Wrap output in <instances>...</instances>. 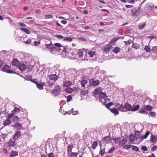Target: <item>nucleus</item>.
Instances as JSON below:
<instances>
[{"label": "nucleus", "instance_id": "f257e3e1", "mask_svg": "<svg viewBox=\"0 0 157 157\" xmlns=\"http://www.w3.org/2000/svg\"><path fill=\"white\" fill-rule=\"evenodd\" d=\"M14 115L13 113H11L8 115L6 120L3 122V125L4 126H6L10 125L12 123V117Z\"/></svg>", "mask_w": 157, "mask_h": 157}, {"label": "nucleus", "instance_id": "f03ea898", "mask_svg": "<svg viewBox=\"0 0 157 157\" xmlns=\"http://www.w3.org/2000/svg\"><path fill=\"white\" fill-rule=\"evenodd\" d=\"M10 67L6 64L2 68V71L8 73L13 74L15 73L13 70H10Z\"/></svg>", "mask_w": 157, "mask_h": 157}, {"label": "nucleus", "instance_id": "7ed1b4c3", "mask_svg": "<svg viewBox=\"0 0 157 157\" xmlns=\"http://www.w3.org/2000/svg\"><path fill=\"white\" fill-rule=\"evenodd\" d=\"M61 89V87L60 86H56L55 87L54 89L53 90L52 93L56 96L59 94L60 91V90Z\"/></svg>", "mask_w": 157, "mask_h": 157}, {"label": "nucleus", "instance_id": "20e7f679", "mask_svg": "<svg viewBox=\"0 0 157 157\" xmlns=\"http://www.w3.org/2000/svg\"><path fill=\"white\" fill-rule=\"evenodd\" d=\"M54 45L56 47H58L60 48V50H62L63 52H67V47H63L62 45L59 43H55L54 44Z\"/></svg>", "mask_w": 157, "mask_h": 157}, {"label": "nucleus", "instance_id": "39448f33", "mask_svg": "<svg viewBox=\"0 0 157 157\" xmlns=\"http://www.w3.org/2000/svg\"><path fill=\"white\" fill-rule=\"evenodd\" d=\"M21 136V132L20 131H17L14 135L13 139V140H16Z\"/></svg>", "mask_w": 157, "mask_h": 157}, {"label": "nucleus", "instance_id": "423d86ee", "mask_svg": "<svg viewBox=\"0 0 157 157\" xmlns=\"http://www.w3.org/2000/svg\"><path fill=\"white\" fill-rule=\"evenodd\" d=\"M103 141L104 143H108L111 142V139L109 136H105L103 138Z\"/></svg>", "mask_w": 157, "mask_h": 157}, {"label": "nucleus", "instance_id": "0eeeda50", "mask_svg": "<svg viewBox=\"0 0 157 157\" xmlns=\"http://www.w3.org/2000/svg\"><path fill=\"white\" fill-rule=\"evenodd\" d=\"M36 86L37 88L39 90H41L43 89V86H46V83L45 82H42L36 83Z\"/></svg>", "mask_w": 157, "mask_h": 157}, {"label": "nucleus", "instance_id": "6e6552de", "mask_svg": "<svg viewBox=\"0 0 157 157\" xmlns=\"http://www.w3.org/2000/svg\"><path fill=\"white\" fill-rule=\"evenodd\" d=\"M48 77L50 80L54 81L56 80L58 78L57 76L55 74L49 75Z\"/></svg>", "mask_w": 157, "mask_h": 157}, {"label": "nucleus", "instance_id": "1a4fd4ad", "mask_svg": "<svg viewBox=\"0 0 157 157\" xmlns=\"http://www.w3.org/2000/svg\"><path fill=\"white\" fill-rule=\"evenodd\" d=\"M12 65L13 66L18 67L20 64V62L17 59H13L12 62Z\"/></svg>", "mask_w": 157, "mask_h": 157}, {"label": "nucleus", "instance_id": "9d476101", "mask_svg": "<svg viewBox=\"0 0 157 157\" xmlns=\"http://www.w3.org/2000/svg\"><path fill=\"white\" fill-rule=\"evenodd\" d=\"M125 109L127 110L128 111H132V106L131 104L128 103H126L125 104Z\"/></svg>", "mask_w": 157, "mask_h": 157}, {"label": "nucleus", "instance_id": "9b49d317", "mask_svg": "<svg viewBox=\"0 0 157 157\" xmlns=\"http://www.w3.org/2000/svg\"><path fill=\"white\" fill-rule=\"evenodd\" d=\"M92 81V86H97L99 84V80H94V79H91L90 80V82H91V81Z\"/></svg>", "mask_w": 157, "mask_h": 157}, {"label": "nucleus", "instance_id": "f8f14e48", "mask_svg": "<svg viewBox=\"0 0 157 157\" xmlns=\"http://www.w3.org/2000/svg\"><path fill=\"white\" fill-rule=\"evenodd\" d=\"M26 68V65L24 64H21L18 66V69L21 71H25Z\"/></svg>", "mask_w": 157, "mask_h": 157}, {"label": "nucleus", "instance_id": "ddd939ff", "mask_svg": "<svg viewBox=\"0 0 157 157\" xmlns=\"http://www.w3.org/2000/svg\"><path fill=\"white\" fill-rule=\"evenodd\" d=\"M151 140L152 142L155 143L157 140V136L151 134Z\"/></svg>", "mask_w": 157, "mask_h": 157}, {"label": "nucleus", "instance_id": "4468645a", "mask_svg": "<svg viewBox=\"0 0 157 157\" xmlns=\"http://www.w3.org/2000/svg\"><path fill=\"white\" fill-rule=\"evenodd\" d=\"M15 142L12 140L11 139L7 143L8 146L9 147H14L15 145Z\"/></svg>", "mask_w": 157, "mask_h": 157}, {"label": "nucleus", "instance_id": "2eb2a0df", "mask_svg": "<svg viewBox=\"0 0 157 157\" xmlns=\"http://www.w3.org/2000/svg\"><path fill=\"white\" fill-rule=\"evenodd\" d=\"M110 111L112 113L114 114L115 115H117L119 113L118 110L115 108L111 109Z\"/></svg>", "mask_w": 157, "mask_h": 157}, {"label": "nucleus", "instance_id": "dca6fc26", "mask_svg": "<svg viewBox=\"0 0 157 157\" xmlns=\"http://www.w3.org/2000/svg\"><path fill=\"white\" fill-rule=\"evenodd\" d=\"M12 126L14 128H17L18 130L21 129L22 127V124L18 123L14 125H12Z\"/></svg>", "mask_w": 157, "mask_h": 157}, {"label": "nucleus", "instance_id": "f3484780", "mask_svg": "<svg viewBox=\"0 0 157 157\" xmlns=\"http://www.w3.org/2000/svg\"><path fill=\"white\" fill-rule=\"evenodd\" d=\"M99 97L100 98L103 99L107 97V96L105 93L101 92L99 93Z\"/></svg>", "mask_w": 157, "mask_h": 157}, {"label": "nucleus", "instance_id": "a211bd4d", "mask_svg": "<svg viewBox=\"0 0 157 157\" xmlns=\"http://www.w3.org/2000/svg\"><path fill=\"white\" fill-rule=\"evenodd\" d=\"M88 90H82L81 92V95L82 96L84 97L88 95Z\"/></svg>", "mask_w": 157, "mask_h": 157}, {"label": "nucleus", "instance_id": "6ab92c4d", "mask_svg": "<svg viewBox=\"0 0 157 157\" xmlns=\"http://www.w3.org/2000/svg\"><path fill=\"white\" fill-rule=\"evenodd\" d=\"M71 84V82L70 81H67L63 82V86L66 87H67L70 86Z\"/></svg>", "mask_w": 157, "mask_h": 157}, {"label": "nucleus", "instance_id": "aec40b11", "mask_svg": "<svg viewBox=\"0 0 157 157\" xmlns=\"http://www.w3.org/2000/svg\"><path fill=\"white\" fill-rule=\"evenodd\" d=\"M145 109L146 110L149 111H151L153 109V107L152 106H151L149 105H146L144 106Z\"/></svg>", "mask_w": 157, "mask_h": 157}, {"label": "nucleus", "instance_id": "412c9836", "mask_svg": "<svg viewBox=\"0 0 157 157\" xmlns=\"http://www.w3.org/2000/svg\"><path fill=\"white\" fill-rule=\"evenodd\" d=\"M145 109L144 107V108H141L139 110V112L140 113L147 114V112L145 110Z\"/></svg>", "mask_w": 157, "mask_h": 157}, {"label": "nucleus", "instance_id": "4be33fe9", "mask_svg": "<svg viewBox=\"0 0 157 157\" xmlns=\"http://www.w3.org/2000/svg\"><path fill=\"white\" fill-rule=\"evenodd\" d=\"M151 51L156 54H157V46L153 47L151 48Z\"/></svg>", "mask_w": 157, "mask_h": 157}, {"label": "nucleus", "instance_id": "5701e85b", "mask_svg": "<svg viewBox=\"0 0 157 157\" xmlns=\"http://www.w3.org/2000/svg\"><path fill=\"white\" fill-rule=\"evenodd\" d=\"M132 48H134L136 49H139L140 48V45L139 44L135 43H133L132 46Z\"/></svg>", "mask_w": 157, "mask_h": 157}, {"label": "nucleus", "instance_id": "b1692460", "mask_svg": "<svg viewBox=\"0 0 157 157\" xmlns=\"http://www.w3.org/2000/svg\"><path fill=\"white\" fill-rule=\"evenodd\" d=\"M127 142V140L125 139L122 140L121 141L119 145L121 146L124 145Z\"/></svg>", "mask_w": 157, "mask_h": 157}, {"label": "nucleus", "instance_id": "393cba45", "mask_svg": "<svg viewBox=\"0 0 157 157\" xmlns=\"http://www.w3.org/2000/svg\"><path fill=\"white\" fill-rule=\"evenodd\" d=\"M135 140V138L133 135L130 134L129 137V140L130 142H132L134 141Z\"/></svg>", "mask_w": 157, "mask_h": 157}, {"label": "nucleus", "instance_id": "a878e982", "mask_svg": "<svg viewBox=\"0 0 157 157\" xmlns=\"http://www.w3.org/2000/svg\"><path fill=\"white\" fill-rule=\"evenodd\" d=\"M20 29L21 30L23 31L24 32H25L26 34H30V32L29 29L23 28H21Z\"/></svg>", "mask_w": 157, "mask_h": 157}, {"label": "nucleus", "instance_id": "bb28decb", "mask_svg": "<svg viewBox=\"0 0 157 157\" xmlns=\"http://www.w3.org/2000/svg\"><path fill=\"white\" fill-rule=\"evenodd\" d=\"M12 119V122H17L19 121V118L16 116H13Z\"/></svg>", "mask_w": 157, "mask_h": 157}, {"label": "nucleus", "instance_id": "cd10ccee", "mask_svg": "<svg viewBox=\"0 0 157 157\" xmlns=\"http://www.w3.org/2000/svg\"><path fill=\"white\" fill-rule=\"evenodd\" d=\"M65 91L66 93L70 94L73 91V90L71 88L68 87L66 89Z\"/></svg>", "mask_w": 157, "mask_h": 157}, {"label": "nucleus", "instance_id": "c85d7f7f", "mask_svg": "<svg viewBox=\"0 0 157 157\" xmlns=\"http://www.w3.org/2000/svg\"><path fill=\"white\" fill-rule=\"evenodd\" d=\"M45 46L46 48L50 50L51 48H52V46H53V44L52 43L50 44H47L45 45Z\"/></svg>", "mask_w": 157, "mask_h": 157}, {"label": "nucleus", "instance_id": "c756f323", "mask_svg": "<svg viewBox=\"0 0 157 157\" xmlns=\"http://www.w3.org/2000/svg\"><path fill=\"white\" fill-rule=\"evenodd\" d=\"M140 108L139 105H134L133 108H132V111H135L138 110Z\"/></svg>", "mask_w": 157, "mask_h": 157}, {"label": "nucleus", "instance_id": "7c9ffc66", "mask_svg": "<svg viewBox=\"0 0 157 157\" xmlns=\"http://www.w3.org/2000/svg\"><path fill=\"white\" fill-rule=\"evenodd\" d=\"M120 49L119 48L117 47L113 49V51L115 52L116 54H117L118 52H119Z\"/></svg>", "mask_w": 157, "mask_h": 157}, {"label": "nucleus", "instance_id": "2f4dec72", "mask_svg": "<svg viewBox=\"0 0 157 157\" xmlns=\"http://www.w3.org/2000/svg\"><path fill=\"white\" fill-rule=\"evenodd\" d=\"M113 140H114V142L115 144H118L119 143H120L121 138L120 137H117L116 138L113 139Z\"/></svg>", "mask_w": 157, "mask_h": 157}, {"label": "nucleus", "instance_id": "473e14b6", "mask_svg": "<svg viewBox=\"0 0 157 157\" xmlns=\"http://www.w3.org/2000/svg\"><path fill=\"white\" fill-rule=\"evenodd\" d=\"M145 26V23L144 22L138 25V27L140 29H143L144 27Z\"/></svg>", "mask_w": 157, "mask_h": 157}, {"label": "nucleus", "instance_id": "72a5a7b5", "mask_svg": "<svg viewBox=\"0 0 157 157\" xmlns=\"http://www.w3.org/2000/svg\"><path fill=\"white\" fill-rule=\"evenodd\" d=\"M98 146V142L97 141H94L92 145V147L94 149H95Z\"/></svg>", "mask_w": 157, "mask_h": 157}, {"label": "nucleus", "instance_id": "f704fd0d", "mask_svg": "<svg viewBox=\"0 0 157 157\" xmlns=\"http://www.w3.org/2000/svg\"><path fill=\"white\" fill-rule=\"evenodd\" d=\"M105 148L102 149L101 148L99 151V154H100L101 156H103L104 155V154L105 153Z\"/></svg>", "mask_w": 157, "mask_h": 157}, {"label": "nucleus", "instance_id": "c9c22d12", "mask_svg": "<svg viewBox=\"0 0 157 157\" xmlns=\"http://www.w3.org/2000/svg\"><path fill=\"white\" fill-rule=\"evenodd\" d=\"M81 83L82 87H84L85 85L87 83V81L85 80H82L81 81Z\"/></svg>", "mask_w": 157, "mask_h": 157}, {"label": "nucleus", "instance_id": "e433bc0d", "mask_svg": "<svg viewBox=\"0 0 157 157\" xmlns=\"http://www.w3.org/2000/svg\"><path fill=\"white\" fill-rule=\"evenodd\" d=\"M18 155V152L17 151H12L11 154L10 155V156H16Z\"/></svg>", "mask_w": 157, "mask_h": 157}, {"label": "nucleus", "instance_id": "4c0bfd02", "mask_svg": "<svg viewBox=\"0 0 157 157\" xmlns=\"http://www.w3.org/2000/svg\"><path fill=\"white\" fill-rule=\"evenodd\" d=\"M73 147V146L72 145H69L67 147V151L68 152H70L71 151Z\"/></svg>", "mask_w": 157, "mask_h": 157}, {"label": "nucleus", "instance_id": "58836bf2", "mask_svg": "<svg viewBox=\"0 0 157 157\" xmlns=\"http://www.w3.org/2000/svg\"><path fill=\"white\" fill-rule=\"evenodd\" d=\"M113 104V103L111 102L107 104H106L105 105V106L108 109H109V110L110 109H109L110 107Z\"/></svg>", "mask_w": 157, "mask_h": 157}, {"label": "nucleus", "instance_id": "ea45409f", "mask_svg": "<svg viewBox=\"0 0 157 157\" xmlns=\"http://www.w3.org/2000/svg\"><path fill=\"white\" fill-rule=\"evenodd\" d=\"M72 38L69 37L64 38L63 40L64 41L71 42L72 40Z\"/></svg>", "mask_w": 157, "mask_h": 157}, {"label": "nucleus", "instance_id": "a19ab883", "mask_svg": "<svg viewBox=\"0 0 157 157\" xmlns=\"http://www.w3.org/2000/svg\"><path fill=\"white\" fill-rule=\"evenodd\" d=\"M54 84V82H52L51 81H49L48 84V86L50 87H52Z\"/></svg>", "mask_w": 157, "mask_h": 157}, {"label": "nucleus", "instance_id": "79ce46f5", "mask_svg": "<svg viewBox=\"0 0 157 157\" xmlns=\"http://www.w3.org/2000/svg\"><path fill=\"white\" fill-rule=\"evenodd\" d=\"M146 52H150L151 51V49L148 46H145L144 48Z\"/></svg>", "mask_w": 157, "mask_h": 157}, {"label": "nucleus", "instance_id": "37998d69", "mask_svg": "<svg viewBox=\"0 0 157 157\" xmlns=\"http://www.w3.org/2000/svg\"><path fill=\"white\" fill-rule=\"evenodd\" d=\"M118 40V39L117 37L115 38L112 39L109 43L110 44H114L115 43L117 40Z\"/></svg>", "mask_w": 157, "mask_h": 157}, {"label": "nucleus", "instance_id": "c03bdc74", "mask_svg": "<svg viewBox=\"0 0 157 157\" xmlns=\"http://www.w3.org/2000/svg\"><path fill=\"white\" fill-rule=\"evenodd\" d=\"M53 16L52 14H46L45 15V19L53 18Z\"/></svg>", "mask_w": 157, "mask_h": 157}, {"label": "nucleus", "instance_id": "a18cd8bd", "mask_svg": "<svg viewBox=\"0 0 157 157\" xmlns=\"http://www.w3.org/2000/svg\"><path fill=\"white\" fill-rule=\"evenodd\" d=\"M132 150L136 151H139V150L138 147L134 145H132Z\"/></svg>", "mask_w": 157, "mask_h": 157}, {"label": "nucleus", "instance_id": "49530a36", "mask_svg": "<svg viewBox=\"0 0 157 157\" xmlns=\"http://www.w3.org/2000/svg\"><path fill=\"white\" fill-rule=\"evenodd\" d=\"M110 49L109 47H105L103 49V51L106 53H108L110 51Z\"/></svg>", "mask_w": 157, "mask_h": 157}, {"label": "nucleus", "instance_id": "de8ad7c7", "mask_svg": "<svg viewBox=\"0 0 157 157\" xmlns=\"http://www.w3.org/2000/svg\"><path fill=\"white\" fill-rule=\"evenodd\" d=\"M115 150V147H114L113 146L112 147V148H110L109 151L108 152L109 154L112 153L113 151Z\"/></svg>", "mask_w": 157, "mask_h": 157}, {"label": "nucleus", "instance_id": "09e8293b", "mask_svg": "<svg viewBox=\"0 0 157 157\" xmlns=\"http://www.w3.org/2000/svg\"><path fill=\"white\" fill-rule=\"evenodd\" d=\"M125 109V105H120L119 107L118 108V109L120 111H122V110Z\"/></svg>", "mask_w": 157, "mask_h": 157}, {"label": "nucleus", "instance_id": "8fccbe9b", "mask_svg": "<svg viewBox=\"0 0 157 157\" xmlns=\"http://www.w3.org/2000/svg\"><path fill=\"white\" fill-rule=\"evenodd\" d=\"M132 40L129 39L128 41H124V43L126 45H129L132 43Z\"/></svg>", "mask_w": 157, "mask_h": 157}, {"label": "nucleus", "instance_id": "3c124183", "mask_svg": "<svg viewBox=\"0 0 157 157\" xmlns=\"http://www.w3.org/2000/svg\"><path fill=\"white\" fill-rule=\"evenodd\" d=\"M77 55L79 58H81L83 56V52L82 51H79L77 53Z\"/></svg>", "mask_w": 157, "mask_h": 157}, {"label": "nucleus", "instance_id": "603ef678", "mask_svg": "<svg viewBox=\"0 0 157 157\" xmlns=\"http://www.w3.org/2000/svg\"><path fill=\"white\" fill-rule=\"evenodd\" d=\"M78 154V153L72 152L71 153V157H76Z\"/></svg>", "mask_w": 157, "mask_h": 157}, {"label": "nucleus", "instance_id": "864d4df0", "mask_svg": "<svg viewBox=\"0 0 157 157\" xmlns=\"http://www.w3.org/2000/svg\"><path fill=\"white\" fill-rule=\"evenodd\" d=\"M101 88L100 87L96 88L94 91V94L96 95H97L99 93V90Z\"/></svg>", "mask_w": 157, "mask_h": 157}, {"label": "nucleus", "instance_id": "5fc2aeb1", "mask_svg": "<svg viewBox=\"0 0 157 157\" xmlns=\"http://www.w3.org/2000/svg\"><path fill=\"white\" fill-rule=\"evenodd\" d=\"M95 54V52H94L90 51L88 53V54L91 57H93Z\"/></svg>", "mask_w": 157, "mask_h": 157}, {"label": "nucleus", "instance_id": "6e6d98bb", "mask_svg": "<svg viewBox=\"0 0 157 157\" xmlns=\"http://www.w3.org/2000/svg\"><path fill=\"white\" fill-rule=\"evenodd\" d=\"M66 97L67 98V102H70L71 100L72 99L71 96L70 95H68Z\"/></svg>", "mask_w": 157, "mask_h": 157}, {"label": "nucleus", "instance_id": "4d7b16f0", "mask_svg": "<svg viewBox=\"0 0 157 157\" xmlns=\"http://www.w3.org/2000/svg\"><path fill=\"white\" fill-rule=\"evenodd\" d=\"M131 12L133 14H135L137 12V11L136 8H134L132 9Z\"/></svg>", "mask_w": 157, "mask_h": 157}, {"label": "nucleus", "instance_id": "13d9d810", "mask_svg": "<svg viewBox=\"0 0 157 157\" xmlns=\"http://www.w3.org/2000/svg\"><path fill=\"white\" fill-rule=\"evenodd\" d=\"M20 111L19 109L17 108H15L13 110V113H13L14 114V113L16 112H18Z\"/></svg>", "mask_w": 157, "mask_h": 157}, {"label": "nucleus", "instance_id": "bf43d9fd", "mask_svg": "<svg viewBox=\"0 0 157 157\" xmlns=\"http://www.w3.org/2000/svg\"><path fill=\"white\" fill-rule=\"evenodd\" d=\"M156 113L155 112H151L149 113V115L152 117H155Z\"/></svg>", "mask_w": 157, "mask_h": 157}, {"label": "nucleus", "instance_id": "052dcab7", "mask_svg": "<svg viewBox=\"0 0 157 157\" xmlns=\"http://www.w3.org/2000/svg\"><path fill=\"white\" fill-rule=\"evenodd\" d=\"M8 136V134L7 133L6 134H2L1 136L2 138L5 139Z\"/></svg>", "mask_w": 157, "mask_h": 157}, {"label": "nucleus", "instance_id": "680f3d73", "mask_svg": "<svg viewBox=\"0 0 157 157\" xmlns=\"http://www.w3.org/2000/svg\"><path fill=\"white\" fill-rule=\"evenodd\" d=\"M55 36L59 39H62L64 38V37L63 36L60 35H55Z\"/></svg>", "mask_w": 157, "mask_h": 157}, {"label": "nucleus", "instance_id": "e2e57ef3", "mask_svg": "<svg viewBox=\"0 0 157 157\" xmlns=\"http://www.w3.org/2000/svg\"><path fill=\"white\" fill-rule=\"evenodd\" d=\"M140 133V132L139 131H137L135 132V136L139 137V135Z\"/></svg>", "mask_w": 157, "mask_h": 157}, {"label": "nucleus", "instance_id": "0e129e2a", "mask_svg": "<svg viewBox=\"0 0 157 157\" xmlns=\"http://www.w3.org/2000/svg\"><path fill=\"white\" fill-rule=\"evenodd\" d=\"M131 145H126L123 147V148L125 149H128L131 148Z\"/></svg>", "mask_w": 157, "mask_h": 157}, {"label": "nucleus", "instance_id": "69168bd1", "mask_svg": "<svg viewBox=\"0 0 157 157\" xmlns=\"http://www.w3.org/2000/svg\"><path fill=\"white\" fill-rule=\"evenodd\" d=\"M150 134V132L149 131H147L146 133L145 134V135L144 136V139H146L147 137H148V135Z\"/></svg>", "mask_w": 157, "mask_h": 157}, {"label": "nucleus", "instance_id": "338daca9", "mask_svg": "<svg viewBox=\"0 0 157 157\" xmlns=\"http://www.w3.org/2000/svg\"><path fill=\"white\" fill-rule=\"evenodd\" d=\"M32 78V76L31 75H26L25 76V78L26 79L29 80Z\"/></svg>", "mask_w": 157, "mask_h": 157}, {"label": "nucleus", "instance_id": "774afa93", "mask_svg": "<svg viewBox=\"0 0 157 157\" xmlns=\"http://www.w3.org/2000/svg\"><path fill=\"white\" fill-rule=\"evenodd\" d=\"M48 157H55L54 154L53 152H51L48 154Z\"/></svg>", "mask_w": 157, "mask_h": 157}]
</instances>
